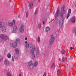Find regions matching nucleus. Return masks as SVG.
Listing matches in <instances>:
<instances>
[{"label":"nucleus","mask_w":76,"mask_h":76,"mask_svg":"<svg viewBox=\"0 0 76 76\" xmlns=\"http://www.w3.org/2000/svg\"><path fill=\"white\" fill-rule=\"evenodd\" d=\"M15 41L16 42H14L13 43H11L10 44V47H13L14 48H15L17 46V43L18 44L20 43V40L19 38H16Z\"/></svg>","instance_id":"f257e3e1"},{"label":"nucleus","mask_w":76,"mask_h":76,"mask_svg":"<svg viewBox=\"0 0 76 76\" xmlns=\"http://www.w3.org/2000/svg\"><path fill=\"white\" fill-rule=\"evenodd\" d=\"M0 37L4 41H6L9 38L7 36L3 34H1Z\"/></svg>","instance_id":"f03ea898"},{"label":"nucleus","mask_w":76,"mask_h":76,"mask_svg":"<svg viewBox=\"0 0 76 76\" xmlns=\"http://www.w3.org/2000/svg\"><path fill=\"white\" fill-rule=\"evenodd\" d=\"M16 23V21L15 20H13L11 22H9L8 23V25L9 26L12 27L14 26Z\"/></svg>","instance_id":"7ed1b4c3"},{"label":"nucleus","mask_w":76,"mask_h":76,"mask_svg":"<svg viewBox=\"0 0 76 76\" xmlns=\"http://www.w3.org/2000/svg\"><path fill=\"white\" fill-rule=\"evenodd\" d=\"M25 29V27H24V25L23 24H21L19 28V32L20 33H23L24 32V30Z\"/></svg>","instance_id":"20e7f679"},{"label":"nucleus","mask_w":76,"mask_h":76,"mask_svg":"<svg viewBox=\"0 0 76 76\" xmlns=\"http://www.w3.org/2000/svg\"><path fill=\"white\" fill-rule=\"evenodd\" d=\"M61 18L59 21V26L61 27L63 26V20H64V18L63 17V15L61 14Z\"/></svg>","instance_id":"39448f33"},{"label":"nucleus","mask_w":76,"mask_h":76,"mask_svg":"<svg viewBox=\"0 0 76 76\" xmlns=\"http://www.w3.org/2000/svg\"><path fill=\"white\" fill-rule=\"evenodd\" d=\"M54 40H55V39H54V38L53 37V34H52L51 36V39L49 41L50 44V45L53 44V42H54Z\"/></svg>","instance_id":"423d86ee"},{"label":"nucleus","mask_w":76,"mask_h":76,"mask_svg":"<svg viewBox=\"0 0 76 76\" xmlns=\"http://www.w3.org/2000/svg\"><path fill=\"white\" fill-rule=\"evenodd\" d=\"M18 27L16 26H15L13 28V30L12 31V33H15L18 31Z\"/></svg>","instance_id":"0eeeda50"},{"label":"nucleus","mask_w":76,"mask_h":76,"mask_svg":"<svg viewBox=\"0 0 76 76\" xmlns=\"http://www.w3.org/2000/svg\"><path fill=\"white\" fill-rule=\"evenodd\" d=\"M28 69H32L34 67V66L33 65V63H32V61H31L28 62Z\"/></svg>","instance_id":"6e6552de"},{"label":"nucleus","mask_w":76,"mask_h":76,"mask_svg":"<svg viewBox=\"0 0 76 76\" xmlns=\"http://www.w3.org/2000/svg\"><path fill=\"white\" fill-rule=\"evenodd\" d=\"M35 51L36 53V56L37 57L39 56V49L38 48H35Z\"/></svg>","instance_id":"1a4fd4ad"},{"label":"nucleus","mask_w":76,"mask_h":76,"mask_svg":"<svg viewBox=\"0 0 76 76\" xmlns=\"http://www.w3.org/2000/svg\"><path fill=\"white\" fill-rule=\"evenodd\" d=\"M4 63L5 66H9L10 64L9 61V60L7 59H5L4 61Z\"/></svg>","instance_id":"9d476101"},{"label":"nucleus","mask_w":76,"mask_h":76,"mask_svg":"<svg viewBox=\"0 0 76 76\" xmlns=\"http://www.w3.org/2000/svg\"><path fill=\"white\" fill-rule=\"evenodd\" d=\"M33 6L34 4H33V2H30L28 5V7L30 9H32L33 8Z\"/></svg>","instance_id":"9b49d317"},{"label":"nucleus","mask_w":76,"mask_h":76,"mask_svg":"<svg viewBox=\"0 0 76 76\" xmlns=\"http://www.w3.org/2000/svg\"><path fill=\"white\" fill-rule=\"evenodd\" d=\"M6 26H4L1 28V30L2 32H6Z\"/></svg>","instance_id":"f8f14e48"},{"label":"nucleus","mask_w":76,"mask_h":76,"mask_svg":"<svg viewBox=\"0 0 76 76\" xmlns=\"http://www.w3.org/2000/svg\"><path fill=\"white\" fill-rule=\"evenodd\" d=\"M65 7L64 6H63L62 7L61 9V12L62 14H65L66 13V10H64V7Z\"/></svg>","instance_id":"ddd939ff"},{"label":"nucleus","mask_w":76,"mask_h":76,"mask_svg":"<svg viewBox=\"0 0 76 76\" xmlns=\"http://www.w3.org/2000/svg\"><path fill=\"white\" fill-rule=\"evenodd\" d=\"M71 12H72V10H71V9H69L68 11V13L67 14L66 16V17H67L66 19H67L68 18H69V17L70 16V14L71 13Z\"/></svg>","instance_id":"4468645a"},{"label":"nucleus","mask_w":76,"mask_h":76,"mask_svg":"<svg viewBox=\"0 0 76 76\" xmlns=\"http://www.w3.org/2000/svg\"><path fill=\"white\" fill-rule=\"evenodd\" d=\"M35 50V48L33 47L30 52V54H33L34 53Z\"/></svg>","instance_id":"2eb2a0df"},{"label":"nucleus","mask_w":76,"mask_h":76,"mask_svg":"<svg viewBox=\"0 0 76 76\" xmlns=\"http://www.w3.org/2000/svg\"><path fill=\"white\" fill-rule=\"evenodd\" d=\"M71 22L72 23H75L76 22V18L75 17H73L71 20Z\"/></svg>","instance_id":"dca6fc26"},{"label":"nucleus","mask_w":76,"mask_h":76,"mask_svg":"<svg viewBox=\"0 0 76 76\" xmlns=\"http://www.w3.org/2000/svg\"><path fill=\"white\" fill-rule=\"evenodd\" d=\"M25 43L26 44V48H29V43H28V42L26 41L25 42Z\"/></svg>","instance_id":"f3484780"},{"label":"nucleus","mask_w":76,"mask_h":76,"mask_svg":"<svg viewBox=\"0 0 76 76\" xmlns=\"http://www.w3.org/2000/svg\"><path fill=\"white\" fill-rule=\"evenodd\" d=\"M4 26V23L2 22H0V29L2 28Z\"/></svg>","instance_id":"a211bd4d"},{"label":"nucleus","mask_w":76,"mask_h":76,"mask_svg":"<svg viewBox=\"0 0 76 76\" xmlns=\"http://www.w3.org/2000/svg\"><path fill=\"white\" fill-rule=\"evenodd\" d=\"M59 12V8H58V9L57 10L55 16V18H57V16H58V12Z\"/></svg>","instance_id":"6ab92c4d"},{"label":"nucleus","mask_w":76,"mask_h":76,"mask_svg":"<svg viewBox=\"0 0 76 76\" xmlns=\"http://www.w3.org/2000/svg\"><path fill=\"white\" fill-rule=\"evenodd\" d=\"M38 65V61H36L35 62L33 65V67H36Z\"/></svg>","instance_id":"aec40b11"},{"label":"nucleus","mask_w":76,"mask_h":76,"mask_svg":"<svg viewBox=\"0 0 76 76\" xmlns=\"http://www.w3.org/2000/svg\"><path fill=\"white\" fill-rule=\"evenodd\" d=\"M15 50L16 54H18L19 53V50H18V49H15Z\"/></svg>","instance_id":"412c9836"},{"label":"nucleus","mask_w":76,"mask_h":76,"mask_svg":"<svg viewBox=\"0 0 76 76\" xmlns=\"http://www.w3.org/2000/svg\"><path fill=\"white\" fill-rule=\"evenodd\" d=\"M30 54L31 55V58H32V59H34L35 57V54Z\"/></svg>","instance_id":"4be33fe9"},{"label":"nucleus","mask_w":76,"mask_h":76,"mask_svg":"<svg viewBox=\"0 0 76 76\" xmlns=\"http://www.w3.org/2000/svg\"><path fill=\"white\" fill-rule=\"evenodd\" d=\"M7 56V58H10L11 57V54L10 53H8Z\"/></svg>","instance_id":"5701e85b"},{"label":"nucleus","mask_w":76,"mask_h":76,"mask_svg":"<svg viewBox=\"0 0 76 76\" xmlns=\"http://www.w3.org/2000/svg\"><path fill=\"white\" fill-rule=\"evenodd\" d=\"M7 76H12V75H11L10 72H8L7 73Z\"/></svg>","instance_id":"b1692460"},{"label":"nucleus","mask_w":76,"mask_h":76,"mask_svg":"<svg viewBox=\"0 0 76 76\" xmlns=\"http://www.w3.org/2000/svg\"><path fill=\"white\" fill-rule=\"evenodd\" d=\"M38 28L39 29L41 28V23H39L38 25Z\"/></svg>","instance_id":"393cba45"},{"label":"nucleus","mask_w":76,"mask_h":76,"mask_svg":"<svg viewBox=\"0 0 76 76\" xmlns=\"http://www.w3.org/2000/svg\"><path fill=\"white\" fill-rule=\"evenodd\" d=\"M66 52V51L64 50H62L61 51V53L62 54H64V53Z\"/></svg>","instance_id":"a878e982"},{"label":"nucleus","mask_w":76,"mask_h":76,"mask_svg":"<svg viewBox=\"0 0 76 76\" xmlns=\"http://www.w3.org/2000/svg\"><path fill=\"white\" fill-rule=\"evenodd\" d=\"M50 30V28L48 27H47L46 28V32H48V31Z\"/></svg>","instance_id":"bb28decb"},{"label":"nucleus","mask_w":76,"mask_h":76,"mask_svg":"<svg viewBox=\"0 0 76 76\" xmlns=\"http://www.w3.org/2000/svg\"><path fill=\"white\" fill-rule=\"evenodd\" d=\"M55 66V63H53L52 64V65L51 68H52V69H53V68Z\"/></svg>","instance_id":"cd10ccee"},{"label":"nucleus","mask_w":76,"mask_h":76,"mask_svg":"<svg viewBox=\"0 0 76 76\" xmlns=\"http://www.w3.org/2000/svg\"><path fill=\"white\" fill-rule=\"evenodd\" d=\"M14 56L15 59H18V56L15 54H14Z\"/></svg>","instance_id":"c85d7f7f"},{"label":"nucleus","mask_w":76,"mask_h":76,"mask_svg":"<svg viewBox=\"0 0 76 76\" xmlns=\"http://www.w3.org/2000/svg\"><path fill=\"white\" fill-rule=\"evenodd\" d=\"M62 62H65V59H64V57H63L62 59Z\"/></svg>","instance_id":"c756f323"},{"label":"nucleus","mask_w":76,"mask_h":76,"mask_svg":"<svg viewBox=\"0 0 76 76\" xmlns=\"http://www.w3.org/2000/svg\"><path fill=\"white\" fill-rule=\"evenodd\" d=\"M29 45V47L30 48L32 47V43H30Z\"/></svg>","instance_id":"7c9ffc66"},{"label":"nucleus","mask_w":76,"mask_h":76,"mask_svg":"<svg viewBox=\"0 0 76 76\" xmlns=\"http://www.w3.org/2000/svg\"><path fill=\"white\" fill-rule=\"evenodd\" d=\"M37 42L38 43H39V42H40V37H39L38 38Z\"/></svg>","instance_id":"2f4dec72"},{"label":"nucleus","mask_w":76,"mask_h":76,"mask_svg":"<svg viewBox=\"0 0 76 76\" xmlns=\"http://www.w3.org/2000/svg\"><path fill=\"white\" fill-rule=\"evenodd\" d=\"M73 32H76V28H74L72 30Z\"/></svg>","instance_id":"473e14b6"},{"label":"nucleus","mask_w":76,"mask_h":76,"mask_svg":"<svg viewBox=\"0 0 76 76\" xmlns=\"http://www.w3.org/2000/svg\"><path fill=\"white\" fill-rule=\"evenodd\" d=\"M28 12H26V18H28Z\"/></svg>","instance_id":"72a5a7b5"},{"label":"nucleus","mask_w":76,"mask_h":76,"mask_svg":"<svg viewBox=\"0 0 76 76\" xmlns=\"http://www.w3.org/2000/svg\"><path fill=\"white\" fill-rule=\"evenodd\" d=\"M38 12V10H36L35 11L34 15H37V12Z\"/></svg>","instance_id":"f704fd0d"},{"label":"nucleus","mask_w":76,"mask_h":76,"mask_svg":"<svg viewBox=\"0 0 76 76\" xmlns=\"http://www.w3.org/2000/svg\"><path fill=\"white\" fill-rule=\"evenodd\" d=\"M3 59V57L2 56H0V62H1V61Z\"/></svg>","instance_id":"c9c22d12"},{"label":"nucleus","mask_w":76,"mask_h":76,"mask_svg":"<svg viewBox=\"0 0 76 76\" xmlns=\"http://www.w3.org/2000/svg\"><path fill=\"white\" fill-rule=\"evenodd\" d=\"M59 71H60V70H59V69H58L57 70V75H58V74H59V73H60Z\"/></svg>","instance_id":"e433bc0d"},{"label":"nucleus","mask_w":76,"mask_h":76,"mask_svg":"<svg viewBox=\"0 0 76 76\" xmlns=\"http://www.w3.org/2000/svg\"><path fill=\"white\" fill-rule=\"evenodd\" d=\"M47 75V72H45L43 74V76H46Z\"/></svg>","instance_id":"4c0bfd02"},{"label":"nucleus","mask_w":76,"mask_h":76,"mask_svg":"<svg viewBox=\"0 0 76 76\" xmlns=\"http://www.w3.org/2000/svg\"><path fill=\"white\" fill-rule=\"evenodd\" d=\"M12 61H15V58H14V57H13V56L12 57Z\"/></svg>","instance_id":"58836bf2"},{"label":"nucleus","mask_w":76,"mask_h":76,"mask_svg":"<svg viewBox=\"0 0 76 76\" xmlns=\"http://www.w3.org/2000/svg\"><path fill=\"white\" fill-rule=\"evenodd\" d=\"M70 49L71 50H73V47H70Z\"/></svg>","instance_id":"ea45409f"},{"label":"nucleus","mask_w":76,"mask_h":76,"mask_svg":"<svg viewBox=\"0 0 76 76\" xmlns=\"http://www.w3.org/2000/svg\"><path fill=\"white\" fill-rule=\"evenodd\" d=\"M45 22L44 21L43 22V24H45Z\"/></svg>","instance_id":"a19ab883"},{"label":"nucleus","mask_w":76,"mask_h":76,"mask_svg":"<svg viewBox=\"0 0 76 76\" xmlns=\"http://www.w3.org/2000/svg\"><path fill=\"white\" fill-rule=\"evenodd\" d=\"M20 17V15H19L18 16V18H19Z\"/></svg>","instance_id":"79ce46f5"},{"label":"nucleus","mask_w":76,"mask_h":76,"mask_svg":"<svg viewBox=\"0 0 76 76\" xmlns=\"http://www.w3.org/2000/svg\"><path fill=\"white\" fill-rule=\"evenodd\" d=\"M27 38H25V40H27Z\"/></svg>","instance_id":"37998d69"},{"label":"nucleus","mask_w":76,"mask_h":76,"mask_svg":"<svg viewBox=\"0 0 76 76\" xmlns=\"http://www.w3.org/2000/svg\"><path fill=\"white\" fill-rule=\"evenodd\" d=\"M39 1H39H40V0H38Z\"/></svg>","instance_id":"c03bdc74"}]
</instances>
